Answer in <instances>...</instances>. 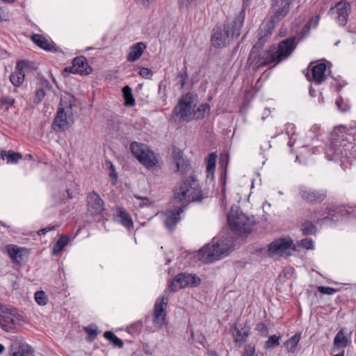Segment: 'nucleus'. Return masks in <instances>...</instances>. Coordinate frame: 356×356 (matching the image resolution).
I'll use <instances>...</instances> for the list:
<instances>
[{
  "label": "nucleus",
  "instance_id": "obj_1",
  "mask_svg": "<svg viewBox=\"0 0 356 356\" xmlns=\"http://www.w3.org/2000/svg\"><path fill=\"white\" fill-rule=\"evenodd\" d=\"M245 15V9L243 8L232 20L227 21L223 29L219 26L213 28L211 38V45L216 48H224L234 39L238 38L243 26Z\"/></svg>",
  "mask_w": 356,
  "mask_h": 356
},
{
  "label": "nucleus",
  "instance_id": "obj_2",
  "mask_svg": "<svg viewBox=\"0 0 356 356\" xmlns=\"http://www.w3.org/2000/svg\"><path fill=\"white\" fill-rule=\"evenodd\" d=\"M202 199L198 180L193 175L183 179L173 189L174 204H180L186 208L191 202H201Z\"/></svg>",
  "mask_w": 356,
  "mask_h": 356
},
{
  "label": "nucleus",
  "instance_id": "obj_3",
  "mask_svg": "<svg viewBox=\"0 0 356 356\" xmlns=\"http://www.w3.org/2000/svg\"><path fill=\"white\" fill-rule=\"evenodd\" d=\"M346 129L344 127H335L331 134V141L325 149V156L330 161H340L348 156L347 150L350 143H346Z\"/></svg>",
  "mask_w": 356,
  "mask_h": 356
},
{
  "label": "nucleus",
  "instance_id": "obj_4",
  "mask_svg": "<svg viewBox=\"0 0 356 356\" xmlns=\"http://www.w3.org/2000/svg\"><path fill=\"white\" fill-rule=\"evenodd\" d=\"M229 249L230 247L224 241L214 242L213 240L199 250V259L205 264H211L227 255Z\"/></svg>",
  "mask_w": 356,
  "mask_h": 356
},
{
  "label": "nucleus",
  "instance_id": "obj_5",
  "mask_svg": "<svg viewBox=\"0 0 356 356\" xmlns=\"http://www.w3.org/2000/svg\"><path fill=\"white\" fill-rule=\"evenodd\" d=\"M196 95L188 92L183 95L179 100L178 104L173 110V114L179 116V120L190 122L193 118V111L195 106L194 103Z\"/></svg>",
  "mask_w": 356,
  "mask_h": 356
},
{
  "label": "nucleus",
  "instance_id": "obj_6",
  "mask_svg": "<svg viewBox=\"0 0 356 356\" xmlns=\"http://www.w3.org/2000/svg\"><path fill=\"white\" fill-rule=\"evenodd\" d=\"M227 221L231 229L238 234H250L252 230V223L241 211L232 209L227 216Z\"/></svg>",
  "mask_w": 356,
  "mask_h": 356
},
{
  "label": "nucleus",
  "instance_id": "obj_7",
  "mask_svg": "<svg viewBox=\"0 0 356 356\" xmlns=\"http://www.w3.org/2000/svg\"><path fill=\"white\" fill-rule=\"evenodd\" d=\"M292 1L288 0H272L269 28L274 29L275 25L281 22L289 13Z\"/></svg>",
  "mask_w": 356,
  "mask_h": 356
},
{
  "label": "nucleus",
  "instance_id": "obj_8",
  "mask_svg": "<svg viewBox=\"0 0 356 356\" xmlns=\"http://www.w3.org/2000/svg\"><path fill=\"white\" fill-rule=\"evenodd\" d=\"M273 63H275L273 50L259 51L256 52H254V49L251 50L247 61V63L252 65L254 69L268 65Z\"/></svg>",
  "mask_w": 356,
  "mask_h": 356
},
{
  "label": "nucleus",
  "instance_id": "obj_9",
  "mask_svg": "<svg viewBox=\"0 0 356 356\" xmlns=\"http://www.w3.org/2000/svg\"><path fill=\"white\" fill-rule=\"evenodd\" d=\"M296 38L297 36H291L280 42L277 49L273 51L276 64L287 59L291 55L297 46Z\"/></svg>",
  "mask_w": 356,
  "mask_h": 356
},
{
  "label": "nucleus",
  "instance_id": "obj_10",
  "mask_svg": "<svg viewBox=\"0 0 356 356\" xmlns=\"http://www.w3.org/2000/svg\"><path fill=\"white\" fill-rule=\"evenodd\" d=\"M295 250V245L293 244L291 238H278L268 245V254L272 255H282L286 254L290 255L289 250Z\"/></svg>",
  "mask_w": 356,
  "mask_h": 356
},
{
  "label": "nucleus",
  "instance_id": "obj_11",
  "mask_svg": "<svg viewBox=\"0 0 356 356\" xmlns=\"http://www.w3.org/2000/svg\"><path fill=\"white\" fill-rule=\"evenodd\" d=\"M175 207L173 209H167L163 212L165 217L163 220L165 227L172 232L177 222L180 220V214L184 211L185 207L180 204H174Z\"/></svg>",
  "mask_w": 356,
  "mask_h": 356
},
{
  "label": "nucleus",
  "instance_id": "obj_12",
  "mask_svg": "<svg viewBox=\"0 0 356 356\" xmlns=\"http://www.w3.org/2000/svg\"><path fill=\"white\" fill-rule=\"evenodd\" d=\"M298 191L301 198L309 203H321L327 196L324 191L314 190L305 186H300Z\"/></svg>",
  "mask_w": 356,
  "mask_h": 356
},
{
  "label": "nucleus",
  "instance_id": "obj_13",
  "mask_svg": "<svg viewBox=\"0 0 356 356\" xmlns=\"http://www.w3.org/2000/svg\"><path fill=\"white\" fill-rule=\"evenodd\" d=\"M88 212L90 216L101 215L104 211V202L95 191L90 193L87 197Z\"/></svg>",
  "mask_w": 356,
  "mask_h": 356
},
{
  "label": "nucleus",
  "instance_id": "obj_14",
  "mask_svg": "<svg viewBox=\"0 0 356 356\" xmlns=\"http://www.w3.org/2000/svg\"><path fill=\"white\" fill-rule=\"evenodd\" d=\"M31 63L29 60H19L17 63L15 71L10 76V81L13 86H20L24 81L25 70L31 68Z\"/></svg>",
  "mask_w": 356,
  "mask_h": 356
},
{
  "label": "nucleus",
  "instance_id": "obj_15",
  "mask_svg": "<svg viewBox=\"0 0 356 356\" xmlns=\"http://www.w3.org/2000/svg\"><path fill=\"white\" fill-rule=\"evenodd\" d=\"M168 305V298L164 295L159 298L154 309V323L162 325L165 318V309Z\"/></svg>",
  "mask_w": 356,
  "mask_h": 356
},
{
  "label": "nucleus",
  "instance_id": "obj_16",
  "mask_svg": "<svg viewBox=\"0 0 356 356\" xmlns=\"http://www.w3.org/2000/svg\"><path fill=\"white\" fill-rule=\"evenodd\" d=\"M232 329L234 330L232 335L234 343H244L246 342L247 338L250 334V327L247 321L243 325H239L238 327L234 325Z\"/></svg>",
  "mask_w": 356,
  "mask_h": 356
},
{
  "label": "nucleus",
  "instance_id": "obj_17",
  "mask_svg": "<svg viewBox=\"0 0 356 356\" xmlns=\"http://www.w3.org/2000/svg\"><path fill=\"white\" fill-rule=\"evenodd\" d=\"M175 281L178 284H181V287L185 288L188 286H197L200 284V279L196 275H192L186 273L178 274L175 277Z\"/></svg>",
  "mask_w": 356,
  "mask_h": 356
},
{
  "label": "nucleus",
  "instance_id": "obj_18",
  "mask_svg": "<svg viewBox=\"0 0 356 356\" xmlns=\"http://www.w3.org/2000/svg\"><path fill=\"white\" fill-rule=\"evenodd\" d=\"M56 131H64L67 129L66 113L63 108H59L51 124Z\"/></svg>",
  "mask_w": 356,
  "mask_h": 356
},
{
  "label": "nucleus",
  "instance_id": "obj_19",
  "mask_svg": "<svg viewBox=\"0 0 356 356\" xmlns=\"http://www.w3.org/2000/svg\"><path fill=\"white\" fill-rule=\"evenodd\" d=\"M351 343L350 337L346 332L345 329H341L336 334L333 341V347L332 350L337 351L341 348H344Z\"/></svg>",
  "mask_w": 356,
  "mask_h": 356
},
{
  "label": "nucleus",
  "instance_id": "obj_20",
  "mask_svg": "<svg viewBox=\"0 0 356 356\" xmlns=\"http://www.w3.org/2000/svg\"><path fill=\"white\" fill-rule=\"evenodd\" d=\"M335 7L337 10V21L339 25L344 26L347 23L350 4L346 1H341L337 3Z\"/></svg>",
  "mask_w": 356,
  "mask_h": 356
},
{
  "label": "nucleus",
  "instance_id": "obj_21",
  "mask_svg": "<svg viewBox=\"0 0 356 356\" xmlns=\"http://www.w3.org/2000/svg\"><path fill=\"white\" fill-rule=\"evenodd\" d=\"M172 157L177 171L182 173L188 171L190 165L188 161L183 158V152L181 151L175 149L172 152Z\"/></svg>",
  "mask_w": 356,
  "mask_h": 356
},
{
  "label": "nucleus",
  "instance_id": "obj_22",
  "mask_svg": "<svg viewBox=\"0 0 356 356\" xmlns=\"http://www.w3.org/2000/svg\"><path fill=\"white\" fill-rule=\"evenodd\" d=\"M77 74L81 75H88L92 73V69L88 65L87 58L83 56H79L73 59Z\"/></svg>",
  "mask_w": 356,
  "mask_h": 356
},
{
  "label": "nucleus",
  "instance_id": "obj_23",
  "mask_svg": "<svg viewBox=\"0 0 356 356\" xmlns=\"http://www.w3.org/2000/svg\"><path fill=\"white\" fill-rule=\"evenodd\" d=\"M32 41L37 44L40 48L47 51H55V44L52 41L40 34H33L31 37Z\"/></svg>",
  "mask_w": 356,
  "mask_h": 356
},
{
  "label": "nucleus",
  "instance_id": "obj_24",
  "mask_svg": "<svg viewBox=\"0 0 356 356\" xmlns=\"http://www.w3.org/2000/svg\"><path fill=\"white\" fill-rule=\"evenodd\" d=\"M138 161L148 168H153L158 163V160L154 153L152 149H149V147L147 150L145 151L144 154H141V156H139Z\"/></svg>",
  "mask_w": 356,
  "mask_h": 356
},
{
  "label": "nucleus",
  "instance_id": "obj_25",
  "mask_svg": "<svg viewBox=\"0 0 356 356\" xmlns=\"http://www.w3.org/2000/svg\"><path fill=\"white\" fill-rule=\"evenodd\" d=\"M145 48L146 44L143 42H137L132 45L127 55V60L129 62L137 60L141 56Z\"/></svg>",
  "mask_w": 356,
  "mask_h": 356
},
{
  "label": "nucleus",
  "instance_id": "obj_26",
  "mask_svg": "<svg viewBox=\"0 0 356 356\" xmlns=\"http://www.w3.org/2000/svg\"><path fill=\"white\" fill-rule=\"evenodd\" d=\"M116 220L124 227L130 229L133 227V220L130 215L123 207L117 208Z\"/></svg>",
  "mask_w": 356,
  "mask_h": 356
},
{
  "label": "nucleus",
  "instance_id": "obj_27",
  "mask_svg": "<svg viewBox=\"0 0 356 356\" xmlns=\"http://www.w3.org/2000/svg\"><path fill=\"white\" fill-rule=\"evenodd\" d=\"M326 65L325 63H319L312 69V80L317 84L322 83L325 79Z\"/></svg>",
  "mask_w": 356,
  "mask_h": 356
},
{
  "label": "nucleus",
  "instance_id": "obj_28",
  "mask_svg": "<svg viewBox=\"0 0 356 356\" xmlns=\"http://www.w3.org/2000/svg\"><path fill=\"white\" fill-rule=\"evenodd\" d=\"M301 332H296L284 343V346L289 353H294L296 352L298 344L301 339Z\"/></svg>",
  "mask_w": 356,
  "mask_h": 356
},
{
  "label": "nucleus",
  "instance_id": "obj_29",
  "mask_svg": "<svg viewBox=\"0 0 356 356\" xmlns=\"http://www.w3.org/2000/svg\"><path fill=\"white\" fill-rule=\"evenodd\" d=\"M22 158V154L19 152L1 150V159L3 161L6 159L8 163H17Z\"/></svg>",
  "mask_w": 356,
  "mask_h": 356
},
{
  "label": "nucleus",
  "instance_id": "obj_30",
  "mask_svg": "<svg viewBox=\"0 0 356 356\" xmlns=\"http://www.w3.org/2000/svg\"><path fill=\"white\" fill-rule=\"evenodd\" d=\"M302 234L304 236L316 235L317 227L309 220H305L301 222L300 226Z\"/></svg>",
  "mask_w": 356,
  "mask_h": 356
},
{
  "label": "nucleus",
  "instance_id": "obj_31",
  "mask_svg": "<svg viewBox=\"0 0 356 356\" xmlns=\"http://www.w3.org/2000/svg\"><path fill=\"white\" fill-rule=\"evenodd\" d=\"M148 146L144 143L132 142L130 145V150L133 155L138 160L139 156L144 154L147 151Z\"/></svg>",
  "mask_w": 356,
  "mask_h": 356
},
{
  "label": "nucleus",
  "instance_id": "obj_32",
  "mask_svg": "<svg viewBox=\"0 0 356 356\" xmlns=\"http://www.w3.org/2000/svg\"><path fill=\"white\" fill-rule=\"evenodd\" d=\"M123 97L124 99V104L126 106H133L136 104L135 99L132 94V89L129 86H125L122 90Z\"/></svg>",
  "mask_w": 356,
  "mask_h": 356
},
{
  "label": "nucleus",
  "instance_id": "obj_33",
  "mask_svg": "<svg viewBox=\"0 0 356 356\" xmlns=\"http://www.w3.org/2000/svg\"><path fill=\"white\" fill-rule=\"evenodd\" d=\"M34 350L33 348L26 344L22 343L18 346V349L14 351L10 356H33Z\"/></svg>",
  "mask_w": 356,
  "mask_h": 356
},
{
  "label": "nucleus",
  "instance_id": "obj_34",
  "mask_svg": "<svg viewBox=\"0 0 356 356\" xmlns=\"http://www.w3.org/2000/svg\"><path fill=\"white\" fill-rule=\"evenodd\" d=\"M69 237L66 235H62L56 243L54 245L52 248V254L56 255L60 252L68 243Z\"/></svg>",
  "mask_w": 356,
  "mask_h": 356
},
{
  "label": "nucleus",
  "instance_id": "obj_35",
  "mask_svg": "<svg viewBox=\"0 0 356 356\" xmlns=\"http://www.w3.org/2000/svg\"><path fill=\"white\" fill-rule=\"evenodd\" d=\"M210 111V106L209 104H200L196 111H193V118L196 120L203 119L206 114Z\"/></svg>",
  "mask_w": 356,
  "mask_h": 356
},
{
  "label": "nucleus",
  "instance_id": "obj_36",
  "mask_svg": "<svg viewBox=\"0 0 356 356\" xmlns=\"http://www.w3.org/2000/svg\"><path fill=\"white\" fill-rule=\"evenodd\" d=\"M104 337L106 339L111 342L115 346L122 348L124 346V342L122 339L118 338L111 331H106L104 333Z\"/></svg>",
  "mask_w": 356,
  "mask_h": 356
},
{
  "label": "nucleus",
  "instance_id": "obj_37",
  "mask_svg": "<svg viewBox=\"0 0 356 356\" xmlns=\"http://www.w3.org/2000/svg\"><path fill=\"white\" fill-rule=\"evenodd\" d=\"M6 250L10 257L16 263L19 264V259H17V254H19V248L16 245H8Z\"/></svg>",
  "mask_w": 356,
  "mask_h": 356
},
{
  "label": "nucleus",
  "instance_id": "obj_38",
  "mask_svg": "<svg viewBox=\"0 0 356 356\" xmlns=\"http://www.w3.org/2000/svg\"><path fill=\"white\" fill-rule=\"evenodd\" d=\"M281 336L273 334L269 337L268 339L265 342L264 348L266 349H272L280 345V339Z\"/></svg>",
  "mask_w": 356,
  "mask_h": 356
},
{
  "label": "nucleus",
  "instance_id": "obj_39",
  "mask_svg": "<svg viewBox=\"0 0 356 356\" xmlns=\"http://www.w3.org/2000/svg\"><path fill=\"white\" fill-rule=\"evenodd\" d=\"M106 166L110 170L109 177L111 179V184L115 185L118 180V173L113 163L110 161H106Z\"/></svg>",
  "mask_w": 356,
  "mask_h": 356
},
{
  "label": "nucleus",
  "instance_id": "obj_40",
  "mask_svg": "<svg viewBox=\"0 0 356 356\" xmlns=\"http://www.w3.org/2000/svg\"><path fill=\"white\" fill-rule=\"evenodd\" d=\"M217 155L216 153L212 152L208 155V158L207 160V170L208 172H213L216 168V161Z\"/></svg>",
  "mask_w": 356,
  "mask_h": 356
},
{
  "label": "nucleus",
  "instance_id": "obj_41",
  "mask_svg": "<svg viewBox=\"0 0 356 356\" xmlns=\"http://www.w3.org/2000/svg\"><path fill=\"white\" fill-rule=\"evenodd\" d=\"M297 245L307 250H313L314 248V241L310 238H305L297 241Z\"/></svg>",
  "mask_w": 356,
  "mask_h": 356
},
{
  "label": "nucleus",
  "instance_id": "obj_42",
  "mask_svg": "<svg viewBox=\"0 0 356 356\" xmlns=\"http://www.w3.org/2000/svg\"><path fill=\"white\" fill-rule=\"evenodd\" d=\"M35 300L40 305H45L47 304V298L42 291H39L35 293Z\"/></svg>",
  "mask_w": 356,
  "mask_h": 356
},
{
  "label": "nucleus",
  "instance_id": "obj_43",
  "mask_svg": "<svg viewBox=\"0 0 356 356\" xmlns=\"http://www.w3.org/2000/svg\"><path fill=\"white\" fill-rule=\"evenodd\" d=\"M143 327V323L140 321L134 323L129 327H127V331L134 334H138Z\"/></svg>",
  "mask_w": 356,
  "mask_h": 356
},
{
  "label": "nucleus",
  "instance_id": "obj_44",
  "mask_svg": "<svg viewBox=\"0 0 356 356\" xmlns=\"http://www.w3.org/2000/svg\"><path fill=\"white\" fill-rule=\"evenodd\" d=\"M46 95L44 89L40 88L35 90L34 97H33V103L38 104L42 102L43 98Z\"/></svg>",
  "mask_w": 356,
  "mask_h": 356
},
{
  "label": "nucleus",
  "instance_id": "obj_45",
  "mask_svg": "<svg viewBox=\"0 0 356 356\" xmlns=\"http://www.w3.org/2000/svg\"><path fill=\"white\" fill-rule=\"evenodd\" d=\"M181 289H183V288L181 287V284H177V282L175 281V277L174 280L169 283L168 287L164 291V293H166L168 291L175 293Z\"/></svg>",
  "mask_w": 356,
  "mask_h": 356
},
{
  "label": "nucleus",
  "instance_id": "obj_46",
  "mask_svg": "<svg viewBox=\"0 0 356 356\" xmlns=\"http://www.w3.org/2000/svg\"><path fill=\"white\" fill-rule=\"evenodd\" d=\"M255 330L258 331L263 337H267L268 334V328L263 322L259 323L256 325Z\"/></svg>",
  "mask_w": 356,
  "mask_h": 356
},
{
  "label": "nucleus",
  "instance_id": "obj_47",
  "mask_svg": "<svg viewBox=\"0 0 356 356\" xmlns=\"http://www.w3.org/2000/svg\"><path fill=\"white\" fill-rule=\"evenodd\" d=\"M268 34H271V31L268 33ZM267 35H268V33H265L264 36L262 35H261L258 42L252 47L251 50L254 49V52L259 51H263L262 47L264 46V44L265 42V40H264V37Z\"/></svg>",
  "mask_w": 356,
  "mask_h": 356
},
{
  "label": "nucleus",
  "instance_id": "obj_48",
  "mask_svg": "<svg viewBox=\"0 0 356 356\" xmlns=\"http://www.w3.org/2000/svg\"><path fill=\"white\" fill-rule=\"evenodd\" d=\"M242 356H258L255 353V347L254 345L248 344L245 346Z\"/></svg>",
  "mask_w": 356,
  "mask_h": 356
},
{
  "label": "nucleus",
  "instance_id": "obj_49",
  "mask_svg": "<svg viewBox=\"0 0 356 356\" xmlns=\"http://www.w3.org/2000/svg\"><path fill=\"white\" fill-rule=\"evenodd\" d=\"M15 103V99L8 96H3L0 99V104L1 106H3L5 105L8 106H13Z\"/></svg>",
  "mask_w": 356,
  "mask_h": 356
},
{
  "label": "nucleus",
  "instance_id": "obj_50",
  "mask_svg": "<svg viewBox=\"0 0 356 356\" xmlns=\"http://www.w3.org/2000/svg\"><path fill=\"white\" fill-rule=\"evenodd\" d=\"M177 79H179V78L183 79V80L180 82L181 88H183L185 85L186 80L188 79L187 69L186 67H184L182 71L179 72L177 74Z\"/></svg>",
  "mask_w": 356,
  "mask_h": 356
},
{
  "label": "nucleus",
  "instance_id": "obj_51",
  "mask_svg": "<svg viewBox=\"0 0 356 356\" xmlns=\"http://www.w3.org/2000/svg\"><path fill=\"white\" fill-rule=\"evenodd\" d=\"M318 291L323 294L332 295L337 292V289L330 286H319Z\"/></svg>",
  "mask_w": 356,
  "mask_h": 356
},
{
  "label": "nucleus",
  "instance_id": "obj_52",
  "mask_svg": "<svg viewBox=\"0 0 356 356\" xmlns=\"http://www.w3.org/2000/svg\"><path fill=\"white\" fill-rule=\"evenodd\" d=\"M84 331L89 335V337L91 338L90 340L92 341L97 336L98 333L96 329L93 328L91 325L85 327Z\"/></svg>",
  "mask_w": 356,
  "mask_h": 356
},
{
  "label": "nucleus",
  "instance_id": "obj_53",
  "mask_svg": "<svg viewBox=\"0 0 356 356\" xmlns=\"http://www.w3.org/2000/svg\"><path fill=\"white\" fill-rule=\"evenodd\" d=\"M140 75L145 79H150L153 75V72L151 70L147 67H142L139 72Z\"/></svg>",
  "mask_w": 356,
  "mask_h": 356
},
{
  "label": "nucleus",
  "instance_id": "obj_54",
  "mask_svg": "<svg viewBox=\"0 0 356 356\" xmlns=\"http://www.w3.org/2000/svg\"><path fill=\"white\" fill-rule=\"evenodd\" d=\"M335 104L338 108L342 112H345L349 109V106H348L346 104H344L343 99L341 98L337 99Z\"/></svg>",
  "mask_w": 356,
  "mask_h": 356
},
{
  "label": "nucleus",
  "instance_id": "obj_55",
  "mask_svg": "<svg viewBox=\"0 0 356 356\" xmlns=\"http://www.w3.org/2000/svg\"><path fill=\"white\" fill-rule=\"evenodd\" d=\"M310 29H311V27L309 26V24H306L302 27V30H301V31H300V35H301V36H300V40H302V39H304L305 38H306V37L309 35V32H310Z\"/></svg>",
  "mask_w": 356,
  "mask_h": 356
},
{
  "label": "nucleus",
  "instance_id": "obj_56",
  "mask_svg": "<svg viewBox=\"0 0 356 356\" xmlns=\"http://www.w3.org/2000/svg\"><path fill=\"white\" fill-rule=\"evenodd\" d=\"M137 3H139L145 8H149L154 3L155 0H134Z\"/></svg>",
  "mask_w": 356,
  "mask_h": 356
},
{
  "label": "nucleus",
  "instance_id": "obj_57",
  "mask_svg": "<svg viewBox=\"0 0 356 356\" xmlns=\"http://www.w3.org/2000/svg\"><path fill=\"white\" fill-rule=\"evenodd\" d=\"M56 227L55 225L52 226H48L47 227L42 228L40 229L38 232V235H43L46 233L49 232V231L55 230Z\"/></svg>",
  "mask_w": 356,
  "mask_h": 356
},
{
  "label": "nucleus",
  "instance_id": "obj_58",
  "mask_svg": "<svg viewBox=\"0 0 356 356\" xmlns=\"http://www.w3.org/2000/svg\"><path fill=\"white\" fill-rule=\"evenodd\" d=\"M319 22V17L318 15L315 16L314 17H312L307 22V24H309V26L312 27H316Z\"/></svg>",
  "mask_w": 356,
  "mask_h": 356
},
{
  "label": "nucleus",
  "instance_id": "obj_59",
  "mask_svg": "<svg viewBox=\"0 0 356 356\" xmlns=\"http://www.w3.org/2000/svg\"><path fill=\"white\" fill-rule=\"evenodd\" d=\"M327 220H332V222H335V221L338 220V218L336 217L334 215L332 217L325 216V217L322 218L321 219H318L316 222L318 223L320 222H325V221H327Z\"/></svg>",
  "mask_w": 356,
  "mask_h": 356
},
{
  "label": "nucleus",
  "instance_id": "obj_60",
  "mask_svg": "<svg viewBox=\"0 0 356 356\" xmlns=\"http://www.w3.org/2000/svg\"><path fill=\"white\" fill-rule=\"evenodd\" d=\"M75 67L76 66H75L74 62V60H72V65L66 67L65 68V71L72 73V74H77V70L75 68Z\"/></svg>",
  "mask_w": 356,
  "mask_h": 356
},
{
  "label": "nucleus",
  "instance_id": "obj_61",
  "mask_svg": "<svg viewBox=\"0 0 356 356\" xmlns=\"http://www.w3.org/2000/svg\"><path fill=\"white\" fill-rule=\"evenodd\" d=\"M66 192L67 194L68 199H72L74 197V192L72 191H71L70 189H67Z\"/></svg>",
  "mask_w": 356,
  "mask_h": 356
},
{
  "label": "nucleus",
  "instance_id": "obj_62",
  "mask_svg": "<svg viewBox=\"0 0 356 356\" xmlns=\"http://www.w3.org/2000/svg\"><path fill=\"white\" fill-rule=\"evenodd\" d=\"M7 19H8L7 16L6 15H3L0 12V22H4V21H6Z\"/></svg>",
  "mask_w": 356,
  "mask_h": 356
},
{
  "label": "nucleus",
  "instance_id": "obj_63",
  "mask_svg": "<svg viewBox=\"0 0 356 356\" xmlns=\"http://www.w3.org/2000/svg\"><path fill=\"white\" fill-rule=\"evenodd\" d=\"M17 259H19V263L22 260V251L19 250V254H17Z\"/></svg>",
  "mask_w": 356,
  "mask_h": 356
},
{
  "label": "nucleus",
  "instance_id": "obj_64",
  "mask_svg": "<svg viewBox=\"0 0 356 356\" xmlns=\"http://www.w3.org/2000/svg\"><path fill=\"white\" fill-rule=\"evenodd\" d=\"M344 355V350H342V351L337 355H334V356H343Z\"/></svg>",
  "mask_w": 356,
  "mask_h": 356
}]
</instances>
